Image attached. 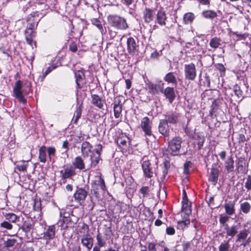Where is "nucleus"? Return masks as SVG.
Segmentation results:
<instances>
[{
  "label": "nucleus",
  "mask_w": 251,
  "mask_h": 251,
  "mask_svg": "<svg viewBox=\"0 0 251 251\" xmlns=\"http://www.w3.org/2000/svg\"><path fill=\"white\" fill-rule=\"evenodd\" d=\"M248 90V85L245 83L241 85L235 84L233 85L232 89L229 88L226 91V95L227 96V93L229 91L232 92L233 93H231V97H228L229 100L231 102H239L244 97H246Z\"/></svg>",
  "instance_id": "1"
},
{
  "label": "nucleus",
  "mask_w": 251,
  "mask_h": 251,
  "mask_svg": "<svg viewBox=\"0 0 251 251\" xmlns=\"http://www.w3.org/2000/svg\"><path fill=\"white\" fill-rule=\"evenodd\" d=\"M157 158L154 157L144 156L142 158V167L144 175L146 177L151 178L156 174V169L157 168Z\"/></svg>",
  "instance_id": "2"
},
{
  "label": "nucleus",
  "mask_w": 251,
  "mask_h": 251,
  "mask_svg": "<svg viewBox=\"0 0 251 251\" xmlns=\"http://www.w3.org/2000/svg\"><path fill=\"white\" fill-rule=\"evenodd\" d=\"M107 20L109 25L116 29L125 30L128 28L126 19L119 15H110L107 17Z\"/></svg>",
  "instance_id": "3"
},
{
  "label": "nucleus",
  "mask_w": 251,
  "mask_h": 251,
  "mask_svg": "<svg viewBox=\"0 0 251 251\" xmlns=\"http://www.w3.org/2000/svg\"><path fill=\"white\" fill-rule=\"evenodd\" d=\"M26 86H24L23 82L19 80L15 82V85L13 87V94L14 97L21 102L25 104L26 103V100L24 98V88L28 90H30L31 84L27 83L25 84Z\"/></svg>",
  "instance_id": "4"
},
{
  "label": "nucleus",
  "mask_w": 251,
  "mask_h": 251,
  "mask_svg": "<svg viewBox=\"0 0 251 251\" xmlns=\"http://www.w3.org/2000/svg\"><path fill=\"white\" fill-rule=\"evenodd\" d=\"M55 232L56 228L55 226H50L45 229L42 234L43 236L40 237L41 239L45 241L46 247L49 249L54 246V242L52 243L51 241L55 238Z\"/></svg>",
  "instance_id": "5"
},
{
  "label": "nucleus",
  "mask_w": 251,
  "mask_h": 251,
  "mask_svg": "<svg viewBox=\"0 0 251 251\" xmlns=\"http://www.w3.org/2000/svg\"><path fill=\"white\" fill-rule=\"evenodd\" d=\"M182 139L176 137L169 142L168 151L173 155H178L181 148Z\"/></svg>",
  "instance_id": "6"
},
{
  "label": "nucleus",
  "mask_w": 251,
  "mask_h": 251,
  "mask_svg": "<svg viewBox=\"0 0 251 251\" xmlns=\"http://www.w3.org/2000/svg\"><path fill=\"white\" fill-rule=\"evenodd\" d=\"M82 228L84 230H86L87 233L82 237L81 243L83 247H85L88 251H90L93 245V239L88 233L89 228L86 225L84 224Z\"/></svg>",
  "instance_id": "7"
},
{
  "label": "nucleus",
  "mask_w": 251,
  "mask_h": 251,
  "mask_svg": "<svg viewBox=\"0 0 251 251\" xmlns=\"http://www.w3.org/2000/svg\"><path fill=\"white\" fill-rule=\"evenodd\" d=\"M184 71L186 79L192 81L196 78V69L194 63L185 64Z\"/></svg>",
  "instance_id": "8"
},
{
  "label": "nucleus",
  "mask_w": 251,
  "mask_h": 251,
  "mask_svg": "<svg viewBox=\"0 0 251 251\" xmlns=\"http://www.w3.org/2000/svg\"><path fill=\"white\" fill-rule=\"evenodd\" d=\"M138 40L137 38L130 37L127 38L126 44L127 50L129 54L134 55L138 52Z\"/></svg>",
  "instance_id": "9"
},
{
  "label": "nucleus",
  "mask_w": 251,
  "mask_h": 251,
  "mask_svg": "<svg viewBox=\"0 0 251 251\" xmlns=\"http://www.w3.org/2000/svg\"><path fill=\"white\" fill-rule=\"evenodd\" d=\"M92 188L95 196L96 197H98L99 195V190L101 189L102 191H104L106 189L104 179L101 176H99L98 179L92 183Z\"/></svg>",
  "instance_id": "10"
},
{
  "label": "nucleus",
  "mask_w": 251,
  "mask_h": 251,
  "mask_svg": "<svg viewBox=\"0 0 251 251\" xmlns=\"http://www.w3.org/2000/svg\"><path fill=\"white\" fill-rule=\"evenodd\" d=\"M164 83L160 81L159 83L154 84L151 81L146 82V85L148 87L149 92L152 95L158 94L159 92L162 91Z\"/></svg>",
  "instance_id": "11"
},
{
  "label": "nucleus",
  "mask_w": 251,
  "mask_h": 251,
  "mask_svg": "<svg viewBox=\"0 0 251 251\" xmlns=\"http://www.w3.org/2000/svg\"><path fill=\"white\" fill-rule=\"evenodd\" d=\"M87 195V192L83 188H77L76 191L74 194V198L75 201L80 205L84 203Z\"/></svg>",
  "instance_id": "12"
},
{
  "label": "nucleus",
  "mask_w": 251,
  "mask_h": 251,
  "mask_svg": "<svg viewBox=\"0 0 251 251\" xmlns=\"http://www.w3.org/2000/svg\"><path fill=\"white\" fill-rule=\"evenodd\" d=\"M64 169L60 171L63 179H66L72 177L75 174L74 167L72 165L67 164L64 166Z\"/></svg>",
  "instance_id": "13"
},
{
  "label": "nucleus",
  "mask_w": 251,
  "mask_h": 251,
  "mask_svg": "<svg viewBox=\"0 0 251 251\" xmlns=\"http://www.w3.org/2000/svg\"><path fill=\"white\" fill-rule=\"evenodd\" d=\"M141 128L145 132V135L151 136L152 135L151 130V123L150 119L146 117L142 119L141 123Z\"/></svg>",
  "instance_id": "14"
},
{
  "label": "nucleus",
  "mask_w": 251,
  "mask_h": 251,
  "mask_svg": "<svg viewBox=\"0 0 251 251\" xmlns=\"http://www.w3.org/2000/svg\"><path fill=\"white\" fill-rule=\"evenodd\" d=\"M219 175V171L216 165H213L209 173L208 180L212 184L215 185L217 182Z\"/></svg>",
  "instance_id": "15"
},
{
  "label": "nucleus",
  "mask_w": 251,
  "mask_h": 251,
  "mask_svg": "<svg viewBox=\"0 0 251 251\" xmlns=\"http://www.w3.org/2000/svg\"><path fill=\"white\" fill-rule=\"evenodd\" d=\"M161 93H163L170 103H172L176 98V94L174 88L167 87L165 89L162 88Z\"/></svg>",
  "instance_id": "16"
},
{
  "label": "nucleus",
  "mask_w": 251,
  "mask_h": 251,
  "mask_svg": "<svg viewBox=\"0 0 251 251\" xmlns=\"http://www.w3.org/2000/svg\"><path fill=\"white\" fill-rule=\"evenodd\" d=\"M118 145L123 150H126L130 145V139L126 135H122L117 140Z\"/></svg>",
  "instance_id": "17"
},
{
  "label": "nucleus",
  "mask_w": 251,
  "mask_h": 251,
  "mask_svg": "<svg viewBox=\"0 0 251 251\" xmlns=\"http://www.w3.org/2000/svg\"><path fill=\"white\" fill-rule=\"evenodd\" d=\"M239 228V225H232L230 226L229 225H225V228L224 229L226 230V236L233 237L238 232Z\"/></svg>",
  "instance_id": "18"
},
{
  "label": "nucleus",
  "mask_w": 251,
  "mask_h": 251,
  "mask_svg": "<svg viewBox=\"0 0 251 251\" xmlns=\"http://www.w3.org/2000/svg\"><path fill=\"white\" fill-rule=\"evenodd\" d=\"M46 4L43 3L45 9L50 8L51 10L58 12L60 7L57 0H46Z\"/></svg>",
  "instance_id": "19"
},
{
  "label": "nucleus",
  "mask_w": 251,
  "mask_h": 251,
  "mask_svg": "<svg viewBox=\"0 0 251 251\" xmlns=\"http://www.w3.org/2000/svg\"><path fill=\"white\" fill-rule=\"evenodd\" d=\"M143 14L144 21L147 23H150L153 21L154 18V11L149 8H145L143 11Z\"/></svg>",
  "instance_id": "20"
},
{
  "label": "nucleus",
  "mask_w": 251,
  "mask_h": 251,
  "mask_svg": "<svg viewBox=\"0 0 251 251\" xmlns=\"http://www.w3.org/2000/svg\"><path fill=\"white\" fill-rule=\"evenodd\" d=\"M166 20L167 17L165 11L162 9L158 10L156 15V22L161 25H165Z\"/></svg>",
  "instance_id": "21"
},
{
  "label": "nucleus",
  "mask_w": 251,
  "mask_h": 251,
  "mask_svg": "<svg viewBox=\"0 0 251 251\" xmlns=\"http://www.w3.org/2000/svg\"><path fill=\"white\" fill-rule=\"evenodd\" d=\"M158 129L159 132L165 136L169 135L168 125L166 121L164 120L160 121Z\"/></svg>",
  "instance_id": "22"
},
{
  "label": "nucleus",
  "mask_w": 251,
  "mask_h": 251,
  "mask_svg": "<svg viewBox=\"0 0 251 251\" xmlns=\"http://www.w3.org/2000/svg\"><path fill=\"white\" fill-rule=\"evenodd\" d=\"M165 81L168 83H171L175 86H176L177 84V79L174 73L169 72L167 73L163 77Z\"/></svg>",
  "instance_id": "23"
},
{
  "label": "nucleus",
  "mask_w": 251,
  "mask_h": 251,
  "mask_svg": "<svg viewBox=\"0 0 251 251\" xmlns=\"http://www.w3.org/2000/svg\"><path fill=\"white\" fill-rule=\"evenodd\" d=\"M164 242L163 241L159 243H151L149 244L148 249L149 251H163Z\"/></svg>",
  "instance_id": "24"
},
{
  "label": "nucleus",
  "mask_w": 251,
  "mask_h": 251,
  "mask_svg": "<svg viewBox=\"0 0 251 251\" xmlns=\"http://www.w3.org/2000/svg\"><path fill=\"white\" fill-rule=\"evenodd\" d=\"M92 102L95 106L101 109L104 103V101L97 95H92Z\"/></svg>",
  "instance_id": "25"
},
{
  "label": "nucleus",
  "mask_w": 251,
  "mask_h": 251,
  "mask_svg": "<svg viewBox=\"0 0 251 251\" xmlns=\"http://www.w3.org/2000/svg\"><path fill=\"white\" fill-rule=\"evenodd\" d=\"M201 15L205 19L213 20L217 17V13L212 10H205L202 12Z\"/></svg>",
  "instance_id": "26"
},
{
  "label": "nucleus",
  "mask_w": 251,
  "mask_h": 251,
  "mask_svg": "<svg viewBox=\"0 0 251 251\" xmlns=\"http://www.w3.org/2000/svg\"><path fill=\"white\" fill-rule=\"evenodd\" d=\"M234 160L231 156L228 157L225 162V168L227 173L234 171Z\"/></svg>",
  "instance_id": "27"
},
{
  "label": "nucleus",
  "mask_w": 251,
  "mask_h": 251,
  "mask_svg": "<svg viewBox=\"0 0 251 251\" xmlns=\"http://www.w3.org/2000/svg\"><path fill=\"white\" fill-rule=\"evenodd\" d=\"M75 81L79 88H81L83 84L84 75L83 72L78 71L75 73Z\"/></svg>",
  "instance_id": "28"
},
{
  "label": "nucleus",
  "mask_w": 251,
  "mask_h": 251,
  "mask_svg": "<svg viewBox=\"0 0 251 251\" xmlns=\"http://www.w3.org/2000/svg\"><path fill=\"white\" fill-rule=\"evenodd\" d=\"M225 103L222 99H216L213 102L211 105V110H219L224 107Z\"/></svg>",
  "instance_id": "29"
},
{
  "label": "nucleus",
  "mask_w": 251,
  "mask_h": 251,
  "mask_svg": "<svg viewBox=\"0 0 251 251\" xmlns=\"http://www.w3.org/2000/svg\"><path fill=\"white\" fill-rule=\"evenodd\" d=\"M46 13L47 12L45 11H43L42 13H41V11H34L27 16L26 20L29 22L33 20L32 19V18H35L37 17H39V19L40 20L41 17L46 15Z\"/></svg>",
  "instance_id": "30"
},
{
  "label": "nucleus",
  "mask_w": 251,
  "mask_h": 251,
  "mask_svg": "<svg viewBox=\"0 0 251 251\" xmlns=\"http://www.w3.org/2000/svg\"><path fill=\"white\" fill-rule=\"evenodd\" d=\"M246 163L244 158H239L237 162V171L239 173H244L245 172Z\"/></svg>",
  "instance_id": "31"
},
{
  "label": "nucleus",
  "mask_w": 251,
  "mask_h": 251,
  "mask_svg": "<svg viewBox=\"0 0 251 251\" xmlns=\"http://www.w3.org/2000/svg\"><path fill=\"white\" fill-rule=\"evenodd\" d=\"M74 168L82 170L85 168V165L83 159L80 156H77L75 158L73 162Z\"/></svg>",
  "instance_id": "32"
},
{
  "label": "nucleus",
  "mask_w": 251,
  "mask_h": 251,
  "mask_svg": "<svg viewBox=\"0 0 251 251\" xmlns=\"http://www.w3.org/2000/svg\"><path fill=\"white\" fill-rule=\"evenodd\" d=\"M195 16L192 12H188L183 15V20L185 24H191L195 19Z\"/></svg>",
  "instance_id": "33"
},
{
  "label": "nucleus",
  "mask_w": 251,
  "mask_h": 251,
  "mask_svg": "<svg viewBox=\"0 0 251 251\" xmlns=\"http://www.w3.org/2000/svg\"><path fill=\"white\" fill-rule=\"evenodd\" d=\"M249 229H244L240 231V232L237 235L236 237L237 239L236 241L237 242H241L244 240H245L249 234Z\"/></svg>",
  "instance_id": "34"
},
{
  "label": "nucleus",
  "mask_w": 251,
  "mask_h": 251,
  "mask_svg": "<svg viewBox=\"0 0 251 251\" xmlns=\"http://www.w3.org/2000/svg\"><path fill=\"white\" fill-rule=\"evenodd\" d=\"M195 140H196V143L198 145V149L201 150L203 147V143L204 142V136L201 134H197L195 137Z\"/></svg>",
  "instance_id": "35"
},
{
  "label": "nucleus",
  "mask_w": 251,
  "mask_h": 251,
  "mask_svg": "<svg viewBox=\"0 0 251 251\" xmlns=\"http://www.w3.org/2000/svg\"><path fill=\"white\" fill-rule=\"evenodd\" d=\"M57 67V66L53 64L50 66H49L45 72L43 73V75H40L38 76V80H40L41 82L43 81L46 76L52 70L55 69Z\"/></svg>",
  "instance_id": "36"
},
{
  "label": "nucleus",
  "mask_w": 251,
  "mask_h": 251,
  "mask_svg": "<svg viewBox=\"0 0 251 251\" xmlns=\"http://www.w3.org/2000/svg\"><path fill=\"white\" fill-rule=\"evenodd\" d=\"M47 148L45 146L40 147L39 149V158L41 162L45 163L46 161Z\"/></svg>",
  "instance_id": "37"
},
{
  "label": "nucleus",
  "mask_w": 251,
  "mask_h": 251,
  "mask_svg": "<svg viewBox=\"0 0 251 251\" xmlns=\"http://www.w3.org/2000/svg\"><path fill=\"white\" fill-rule=\"evenodd\" d=\"M222 40L218 37L212 38L209 43L210 46L213 49H217L221 45Z\"/></svg>",
  "instance_id": "38"
},
{
  "label": "nucleus",
  "mask_w": 251,
  "mask_h": 251,
  "mask_svg": "<svg viewBox=\"0 0 251 251\" xmlns=\"http://www.w3.org/2000/svg\"><path fill=\"white\" fill-rule=\"evenodd\" d=\"M184 217L185 218V220L177 222V228L179 229L183 230L187 227L190 223V220L186 218V216Z\"/></svg>",
  "instance_id": "39"
},
{
  "label": "nucleus",
  "mask_w": 251,
  "mask_h": 251,
  "mask_svg": "<svg viewBox=\"0 0 251 251\" xmlns=\"http://www.w3.org/2000/svg\"><path fill=\"white\" fill-rule=\"evenodd\" d=\"M225 207L226 213L229 215H232L235 212L234 204L231 201L226 203Z\"/></svg>",
  "instance_id": "40"
},
{
  "label": "nucleus",
  "mask_w": 251,
  "mask_h": 251,
  "mask_svg": "<svg viewBox=\"0 0 251 251\" xmlns=\"http://www.w3.org/2000/svg\"><path fill=\"white\" fill-rule=\"evenodd\" d=\"M97 240L98 246L100 247H102L105 245L106 241L107 240V238L102 236L100 233H99L97 235Z\"/></svg>",
  "instance_id": "41"
},
{
  "label": "nucleus",
  "mask_w": 251,
  "mask_h": 251,
  "mask_svg": "<svg viewBox=\"0 0 251 251\" xmlns=\"http://www.w3.org/2000/svg\"><path fill=\"white\" fill-rule=\"evenodd\" d=\"M251 209V204L247 201L242 202L240 204V210L244 214H248Z\"/></svg>",
  "instance_id": "42"
},
{
  "label": "nucleus",
  "mask_w": 251,
  "mask_h": 251,
  "mask_svg": "<svg viewBox=\"0 0 251 251\" xmlns=\"http://www.w3.org/2000/svg\"><path fill=\"white\" fill-rule=\"evenodd\" d=\"M92 146L88 142H84L81 145V151L83 154H88L90 151Z\"/></svg>",
  "instance_id": "43"
},
{
  "label": "nucleus",
  "mask_w": 251,
  "mask_h": 251,
  "mask_svg": "<svg viewBox=\"0 0 251 251\" xmlns=\"http://www.w3.org/2000/svg\"><path fill=\"white\" fill-rule=\"evenodd\" d=\"M83 2L87 7H90L93 10H95V5H98V0H83Z\"/></svg>",
  "instance_id": "44"
},
{
  "label": "nucleus",
  "mask_w": 251,
  "mask_h": 251,
  "mask_svg": "<svg viewBox=\"0 0 251 251\" xmlns=\"http://www.w3.org/2000/svg\"><path fill=\"white\" fill-rule=\"evenodd\" d=\"M166 116V120L165 121H166L167 123L169 122L170 123L175 124L177 121L178 118L177 116L174 115L173 113H169Z\"/></svg>",
  "instance_id": "45"
},
{
  "label": "nucleus",
  "mask_w": 251,
  "mask_h": 251,
  "mask_svg": "<svg viewBox=\"0 0 251 251\" xmlns=\"http://www.w3.org/2000/svg\"><path fill=\"white\" fill-rule=\"evenodd\" d=\"M5 218L10 223H15L19 218L15 214L10 213L5 215Z\"/></svg>",
  "instance_id": "46"
},
{
  "label": "nucleus",
  "mask_w": 251,
  "mask_h": 251,
  "mask_svg": "<svg viewBox=\"0 0 251 251\" xmlns=\"http://www.w3.org/2000/svg\"><path fill=\"white\" fill-rule=\"evenodd\" d=\"M182 212L185 215L186 218H187L191 214V209L189 204H182Z\"/></svg>",
  "instance_id": "47"
},
{
  "label": "nucleus",
  "mask_w": 251,
  "mask_h": 251,
  "mask_svg": "<svg viewBox=\"0 0 251 251\" xmlns=\"http://www.w3.org/2000/svg\"><path fill=\"white\" fill-rule=\"evenodd\" d=\"M91 23L93 25H96L100 31L101 33L103 34V29L102 25L100 21L98 18H93L91 19Z\"/></svg>",
  "instance_id": "48"
},
{
  "label": "nucleus",
  "mask_w": 251,
  "mask_h": 251,
  "mask_svg": "<svg viewBox=\"0 0 251 251\" xmlns=\"http://www.w3.org/2000/svg\"><path fill=\"white\" fill-rule=\"evenodd\" d=\"M17 240L14 238H10L4 241V245L7 248L12 247L17 244Z\"/></svg>",
  "instance_id": "49"
},
{
  "label": "nucleus",
  "mask_w": 251,
  "mask_h": 251,
  "mask_svg": "<svg viewBox=\"0 0 251 251\" xmlns=\"http://www.w3.org/2000/svg\"><path fill=\"white\" fill-rule=\"evenodd\" d=\"M162 51L161 50L157 51V50H155L153 52H152L151 54V59L153 60H157L159 59V57L162 56Z\"/></svg>",
  "instance_id": "50"
},
{
  "label": "nucleus",
  "mask_w": 251,
  "mask_h": 251,
  "mask_svg": "<svg viewBox=\"0 0 251 251\" xmlns=\"http://www.w3.org/2000/svg\"><path fill=\"white\" fill-rule=\"evenodd\" d=\"M27 166V163L25 161H21L19 162L16 166L17 169L20 171L25 172L26 171V168Z\"/></svg>",
  "instance_id": "51"
},
{
  "label": "nucleus",
  "mask_w": 251,
  "mask_h": 251,
  "mask_svg": "<svg viewBox=\"0 0 251 251\" xmlns=\"http://www.w3.org/2000/svg\"><path fill=\"white\" fill-rule=\"evenodd\" d=\"M230 245L228 242L224 241L221 244L219 247V251H228Z\"/></svg>",
  "instance_id": "52"
},
{
  "label": "nucleus",
  "mask_w": 251,
  "mask_h": 251,
  "mask_svg": "<svg viewBox=\"0 0 251 251\" xmlns=\"http://www.w3.org/2000/svg\"><path fill=\"white\" fill-rule=\"evenodd\" d=\"M0 226L1 228H4L7 230H11L13 228L12 225L7 221L2 222L0 225Z\"/></svg>",
  "instance_id": "53"
},
{
  "label": "nucleus",
  "mask_w": 251,
  "mask_h": 251,
  "mask_svg": "<svg viewBox=\"0 0 251 251\" xmlns=\"http://www.w3.org/2000/svg\"><path fill=\"white\" fill-rule=\"evenodd\" d=\"M229 220V217L227 216H222L221 215L219 219V222L220 224L224 227V228H225V225H228L226 224V222Z\"/></svg>",
  "instance_id": "54"
},
{
  "label": "nucleus",
  "mask_w": 251,
  "mask_h": 251,
  "mask_svg": "<svg viewBox=\"0 0 251 251\" xmlns=\"http://www.w3.org/2000/svg\"><path fill=\"white\" fill-rule=\"evenodd\" d=\"M31 227L32 225H31V224L27 222H25L22 226L21 227V229L25 232L28 233L30 231Z\"/></svg>",
  "instance_id": "55"
},
{
  "label": "nucleus",
  "mask_w": 251,
  "mask_h": 251,
  "mask_svg": "<svg viewBox=\"0 0 251 251\" xmlns=\"http://www.w3.org/2000/svg\"><path fill=\"white\" fill-rule=\"evenodd\" d=\"M113 104L114 110H116V109L118 108H119L120 110H122V106L120 98H115Z\"/></svg>",
  "instance_id": "56"
},
{
  "label": "nucleus",
  "mask_w": 251,
  "mask_h": 251,
  "mask_svg": "<svg viewBox=\"0 0 251 251\" xmlns=\"http://www.w3.org/2000/svg\"><path fill=\"white\" fill-rule=\"evenodd\" d=\"M216 68L219 71L221 76H223L225 75L226 68L223 64L221 63H218L216 65Z\"/></svg>",
  "instance_id": "57"
},
{
  "label": "nucleus",
  "mask_w": 251,
  "mask_h": 251,
  "mask_svg": "<svg viewBox=\"0 0 251 251\" xmlns=\"http://www.w3.org/2000/svg\"><path fill=\"white\" fill-rule=\"evenodd\" d=\"M245 187L247 189V192L251 190V176H249L247 177Z\"/></svg>",
  "instance_id": "58"
},
{
  "label": "nucleus",
  "mask_w": 251,
  "mask_h": 251,
  "mask_svg": "<svg viewBox=\"0 0 251 251\" xmlns=\"http://www.w3.org/2000/svg\"><path fill=\"white\" fill-rule=\"evenodd\" d=\"M25 38H33L35 36L33 30L30 29H26L25 32Z\"/></svg>",
  "instance_id": "59"
},
{
  "label": "nucleus",
  "mask_w": 251,
  "mask_h": 251,
  "mask_svg": "<svg viewBox=\"0 0 251 251\" xmlns=\"http://www.w3.org/2000/svg\"><path fill=\"white\" fill-rule=\"evenodd\" d=\"M32 20L34 22L32 23H30L27 26V28L26 29H30L33 30L35 27L37 26L38 22L40 21V19H38V21H37V19L35 20L34 19H33Z\"/></svg>",
  "instance_id": "60"
},
{
  "label": "nucleus",
  "mask_w": 251,
  "mask_h": 251,
  "mask_svg": "<svg viewBox=\"0 0 251 251\" xmlns=\"http://www.w3.org/2000/svg\"><path fill=\"white\" fill-rule=\"evenodd\" d=\"M48 153L49 154V157L50 158L51 156L54 155L56 151L55 148L53 147H50L48 148Z\"/></svg>",
  "instance_id": "61"
},
{
  "label": "nucleus",
  "mask_w": 251,
  "mask_h": 251,
  "mask_svg": "<svg viewBox=\"0 0 251 251\" xmlns=\"http://www.w3.org/2000/svg\"><path fill=\"white\" fill-rule=\"evenodd\" d=\"M81 115V111H77L76 113L75 114L74 118L72 120L74 121L75 124H76L78 120L80 118Z\"/></svg>",
  "instance_id": "62"
},
{
  "label": "nucleus",
  "mask_w": 251,
  "mask_h": 251,
  "mask_svg": "<svg viewBox=\"0 0 251 251\" xmlns=\"http://www.w3.org/2000/svg\"><path fill=\"white\" fill-rule=\"evenodd\" d=\"M100 160V156L98 155L95 157L91 158V163L94 166H96L99 163Z\"/></svg>",
  "instance_id": "63"
},
{
  "label": "nucleus",
  "mask_w": 251,
  "mask_h": 251,
  "mask_svg": "<svg viewBox=\"0 0 251 251\" xmlns=\"http://www.w3.org/2000/svg\"><path fill=\"white\" fill-rule=\"evenodd\" d=\"M166 233L170 235H174L175 233V230L173 227H168L166 229Z\"/></svg>",
  "instance_id": "64"
}]
</instances>
